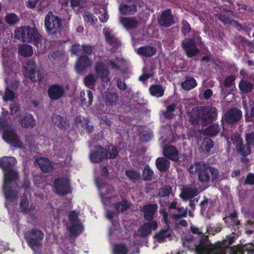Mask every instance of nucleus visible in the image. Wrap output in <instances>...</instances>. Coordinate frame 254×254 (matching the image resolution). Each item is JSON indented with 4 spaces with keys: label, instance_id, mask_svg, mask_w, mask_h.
<instances>
[{
    "label": "nucleus",
    "instance_id": "obj_20",
    "mask_svg": "<svg viewBox=\"0 0 254 254\" xmlns=\"http://www.w3.org/2000/svg\"><path fill=\"white\" fill-rule=\"evenodd\" d=\"M163 153L167 159L172 161L177 162L179 160V152L176 147L173 145L165 146Z\"/></svg>",
    "mask_w": 254,
    "mask_h": 254
},
{
    "label": "nucleus",
    "instance_id": "obj_16",
    "mask_svg": "<svg viewBox=\"0 0 254 254\" xmlns=\"http://www.w3.org/2000/svg\"><path fill=\"white\" fill-rule=\"evenodd\" d=\"M21 126L25 128H32L36 124V121L33 116L29 113L21 115L19 118Z\"/></svg>",
    "mask_w": 254,
    "mask_h": 254
},
{
    "label": "nucleus",
    "instance_id": "obj_64",
    "mask_svg": "<svg viewBox=\"0 0 254 254\" xmlns=\"http://www.w3.org/2000/svg\"><path fill=\"white\" fill-rule=\"evenodd\" d=\"M243 247L245 248V251L247 252L248 254H254V244H246Z\"/></svg>",
    "mask_w": 254,
    "mask_h": 254
},
{
    "label": "nucleus",
    "instance_id": "obj_26",
    "mask_svg": "<svg viewBox=\"0 0 254 254\" xmlns=\"http://www.w3.org/2000/svg\"><path fill=\"white\" fill-rule=\"evenodd\" d=\"M16 159L14 157L3 156L0 159V167L4 171H8L16 163Z\"/></svg>",
    "mask_w": 254,
    "mask_h": 254
},
{
    "label": "nucleus",
    "instance_id": "obj_31",
    "mask_svg": "<svg viewBox=\"0 0 254 254\" xmlns=\"http://www.w3.org/2000/svg\"><path fill=\"white\" fill-rule=\"evenodd\" d=\"M214 10L217 12H220V13H218L216 15V16L218 17V18L224 23L225 24H230L231 23V19L229 16H226L224 14H222L223 12L226 11L227 12H230L231 13H233V11L230 10H228L224 8L222 6H216L214 7Z\"/></svg>",
    "mask_w": 254,
    "mask_h": 254
},
{
    "label": "nucleus",
    "instance_id": "obj_3",
    "mask_svg": "<svg viewBox=\"0 0 254 254\" xmlns=\"http://www.w3.org/2000/svg\"><path fill=\"white\" fill-rule=\"evenodd\" d=\"M45 26L48 33L56 37L61 35L63 30L62 20L58 16L49 13L46 15L45 19Z\"/></svg>",
    "mask_w": 254,
    "mask_h": 254
},
{
    "label": "nucleus",
    "instance_id": "obj_1",
    "mask_svg": "<svg viewBox=\"0 0 254 254\" xmlns=\"http://www.w3.org/2000/svg\"><path fill=\"white\" fill-rule=\"evenodd\" d=\"M188 171L192 174H197L198 180L201 183H208L216 180L219 177L218 169L202 162H197L191 164Z\"/></svg>",
    "mask_w": 254,
    "mask_h": 254
},
{
    "label": "nucleus",
    "instance_id": "obj_17",
    "mask_svg": "<svg viewBox=\"0 0 254 254\" xmlns=\"http://www.w3.org/2000/svg\"><path fill=\"white\" fill-rule=\"evenodd\" d=\"M158 227V223L156 221H150L144 223L139 229L138 232L141 237H146L148 236L152 230H155Z\"/></svg>",
    "mask_w": 254,
    "mask_h": 254
},
{
    "label": "nucleus",
    "instance_id": "obj_47",
    "mask_svg": "<svg viewBox=\"0 0 254 254\" xmlns=\"http://www.w3.org/2000/svg\"><path fill=\"white\" fill-rule=\"evenodd\" d=\"M5 21L9 25H14L19 21V18L14 13H8L6 14L4 17Z\"/></svg>",
    "mask_w": 254,
    "mask_h": 254
},
{
    "label": "nucleus",
    "instance_id": "obj_38",
    "mask_svg": "<svg viewBox=\"0 0 254 254\" xmlns=\"http://www.w3.org/2000/svg\"><path fill=\"white\" fill-rule=\"evenodd\" d=\"M149 92L152 96L160 98L163 96L164 90L160 84H152L149 87Z\"/></svg>",
    "mask_w": 254,
    "mask_h": 254
},
{
    "label": "nucleus",
    "instance_id": "obj_48",
    "mask_svg": "<svg viewBox=\"0 0 254 254\" xmlns=\"http://www.w3.org/2000/svg\"><path fill=\"white\" fill-rule=\"evenodd\" d=\"M154 176L153 171L150 168L149 166L146 165L142 171V177L144 181H151Z\"/></svg>",
    "mask_w": 254,
    "mask_h": 254
},
{
    "label": "nucleus",
    "instance_id": "obj_19",
    "mask_svg": "<svg viewBox=\"0 0 254 254\" xmlns=\"http://www.w3.org/2000/svg\"><path fill=\"white\" fill-rule=\"evenodd\" d=\"M158 209L156 204H148L142 207L141 211L143 212V217L147 221H154V215Z\"/></svg>",
    "mask_w": 254,
    "mask_h": 254
},
{
    "label": "nucleus",
    "instance_id": "obj_51",
    "mask_svg": "<svg viewBox=\"0 0 254 254\" xmlns=\"http://www.w3.org/2000/svg\"><path fill=\"white\" fill-rule=\"evenodd\" d=\"M128 248L124 244H118L115 245L114 249V254H127Z\"/></svg>",
    "mask_w": 254,
    "mask_h": 254
},
{
    "label": "nucleus",
    "instance_id": "obj_63",
    "mask_svg": "<svg viewBox=\"0 0 254 254\" xmlns=\"http://www.w3.org/2000/svg\"><path fill=\"white\" fill-rule=\"evenodd\" d=\"M83 51L87 56L91 55L93 51L94 47L89 45L83 44L82 45Z\"/></svg>",
    "mask_w": 254,
    "mask_h": 254
},
{
    "label": "nucleus",
    "instance_id": "obj_13",
    "mask_svg": "<svg viewBox=\"0 0 254 254\" xmlns=\"http://www.w3.org/2000/svg\"><path fill=\"white\" fill-rule=\"evenodd\" d=\"M2 137V139L7 143L15 147L20 146L21 141L14 129H4Z\"/></svg>",
    "mask_w": 254,
    "mask_h": 254
},
{
    "label": "nucleus",
    "instance_id": "obj_15",
    "mask_svg": "<svg viewBox=\"0 0 254 254\" xmlns=\"http://www.w3.org/2000/svg\"><path fill=\"white\" fill-rule=\"evenodd\" d=\"M95 71L97 75L100 78L102 82L107 83L110 81L109 77L110 71L105 64L102 62H98L95 66Z\"/></svg>",
    "mask_w": 254,
    "mask_h": 254
},
{
    "label": "nucleus",
    "instance_id": "obj_33",
    "mask_svg": "<svg viewBox=\"0 0 254 254\" xmlns=\"http://www.w3.org/2000/svg\"><path fill=\"white\" fill-rule=\"evenodd\" d=\"M156 53L155 48L150 46H145L139 48L137 49V53L144 57H151Z\"/></svg>",
    "mask_w": 254,
    "mask_h": 254
},
{
    "label": "nucleus",
    "instance_id": "obj_25",
    "mask_svg": "<svg viewBox=\"0 0 254 254\" xmlns=\"http://www.w3.org/2000/svg\"><path fill=\"white\" fill-rule=\"evenodd\" d=\"M80 105L83 108L90 107L92 103L93 96L91 91L87 90L86 93L81 91L80 93Z\"/></svg>",
    "mask_w": 254,
    "mask_h": 254
},
{
    "label": "nucleus",
    "instance_id": "obj_50",
    "mask_svg": "<svg viewBox=\"0 0 254 254\" xmlns=\"http://www.w3.org/2000/svg\"><path fill=\"white\" fill-rule=\"evenodd\" d=\"M171 234L169 232V229H166L160 230L158 233L155 235V237L160 242H164L165 241L166 238H169L171 236Z\"/></svg>",
    "mask_w": 254,
    "mask_h": 254
},
{
    "label": "nucleus",
    "instance_id": "obj_29",
    "mask_svg": "<svg viewBox=\"0 0 254 254\" xmlns=\"http://www.w3.org/2000/svg\"><path fill=\"white\" fill-rule=\"evenodd\" d=\"M3 191L6 200L10 202L14 201L18 196V192L7 185H3Z\"/></svg>",
    "mask_w": 254,
    "mask_h": 254
},
{
    "label": "nucleus",
    "instance_id": "obj_44",
    "mask_svg": "<svg viewBox=\"0 0 254 254\" xmlns=\"http://www.w3.org/2000/svg\"><path fill=\"white\" fill-rule=\"evenodd\" d=\"M29 201L25 193L21 196L20 201V208L24 213H27L30 211L29 209Z\"/></svg>",
    "mask_w": 254,
    "mask_h": 254
},
{
    "label": "nucleus",
    "instance_id": "obj_42",
    "mask_svg": "<svg viewBox=\"0 0 254 254\" xmlns=\"http://www.w3.org/2000/svg\"><path fill=\"white\" fill-rule=\"evenodd\" d=\"M220 131V127L218 124H213L208 127L204 131V133L209 136H215Z\"/></svg>",
    "mask_w": 254,
    "mask_h": 254
},
{
    "label": "nucleus",
    "instance_id": "obj_28",
    "mask_svg": "<svg viewBox=\"0 0 254 254\" xmlns=\"http://www.w3.org/2000/svg\"><path fill=\"white\" fill-rule=\"evenodd\" d=\"M199 193V192L197 188L186 187L183 188L180 196L183 199L188 200V199L194 197Z\"/></svg>",
    "mask_w": 254,
    "mask_h": 254
},
{
    "label": "nucleus",
    "instance_id": "obj_56",
    "mask_svg": "<svg viewBox=\"0 0 254 254\" xmlns=\"http://www.w3.org/2000/svg\"><path fill=\"white\" fill-rule=\"evenodd\" d=\"M179 212L178 214H174L173 217L176 219H179L183 217H186L187 215V210L183 207H178L176 209Z\"/></svg>",
    "mask_w": 254,
    "mask_h": 254
},
{
    "label": "nucleus",
    "instance_id": "obj_40",
    "mask_svg": "<svg viewBox=\"0 0 254 254\" xmlns=\"http://www.w3.org/2000/svg\"><path fill=\"white\" fill-rule=\"evenodd\" d=\"M18 53L24 57H29L33 54L32 47L28 44L21 45L18 47Z\"/></svg>",
    "mask_w": 254,
    "mask_h": 254
},
{
    "label": "nucleus",
    "instance_id": "obj_30",
    "mask_svg": "<svg viewBox=\"0 0 254 254\" xmlns=\"http://www.w3.org/2000/svg\"><path fill=\"white\" fill-rule=\"evenodd\" d=\"M239 88L242 94H249L254 89V84L247 79H243L239 83Z\"/></svg>",
    "mask_w": 254,
    "mask_h": 254
},
{
    "label": "nucleus",
    "instance_id": "obj_35",
    "mask_svg": "<svg viewBox=\"0 0 254 254\" xmlns=\"http://www.w3.org/2000/svg\"><path fill=\"white\" fill-rule=\"evenodd\" d=\"M197 85L196 80L192 77L186 76L185 80L181 83L182 87L187 91L190 90Z\"/></svg>",
    "mask_w": 254,
    "mask_h": 254
},
{
    "label": "nucleus",
    "instance_id": "obj_21",
    "mask_svg": "<svg viewBox=\"0 0 254 254\" xmlns=\"http://www.w3.org/2000/svg\"><path fill=\"white\" fill-rule=\"evenodd\" d=\"M91 64V62L87 55H81L76 62V70L78 73H81L90 66Z\"/></svg>",
    "mask_w": 254,
    "mask_h": 254
},
{
    "label": "nucleus",
    "instance_id": "obj_41",
    "mask_svg": "<svg viewBox=\"0 0 254 254\" xmlns=\"http://www.w3.org/2000/svg\"><path fill=\"white\" fill-rule=\"evenodd\" d=\"M18 178V174L15 171L10 170L8 171L4 175V182L3 185H7L13 181L17 180Z\"/></svg>",
    "mask_w": 254,
    "mask_h": 254
},
{
    "label": "nucleus",
    "instance_id": "obj_39",
    "mask_svg": "<svg viewBox=\"0 0 254 254\" xmlns=\"http://www.w3.org/2000/svg\"><path fill=\"white\" fill-rule=\"evenodd\" d=\"M214 144L212 139L208 138H204L200 146L201 151L205 153L208 154L210 152L211 149L213 148Z\"/></svg>",
    "mask_w": 254,
    "mask_h": 254
},
{
    "label": "nucleus",
    "instance_id": "obj_22",
    "mask_svg": "<svg viewBox=\"0 0 254 254\" xmlns=\"http://www.w3.org/2000/svg\"><path fill=\"white\" fill-rule=\"evenodd\" d=\"M133 4L130 5L127 4H121L120 5V11L123 15L132 14L137 11V5L140 4V0H132Z\"/></svg>",
    "mask_w": 254,
    "mask_h": 254
},
{
    "label": "nucleus",
    "instance_id": "obj_55",
    "mask_svg": "<svg viewBox=\"0 0 254 254\" xmlns=\"http://www.w3.org/2000/svg\"><path fill=\"white\" fill-rule=\"evenodd\" d=\"M84 83L88 87H93L95 85L96 79L92 74H89L84 77Z\"/></svg>",
    "mask_w": 254,
    "mask_h": 254
},
{
    "label": "nucleus",
    "instance_id": "obj_27",
    "mask_svg": "<svg viewBox=\"0 0 254 254\" xmlns=\"http://www.w3.org/2000/svg\"><path fill=\"white\" fill-rule=\"evenodd\" d=\"M103 99L107 106H113L116 105L119 100V96L115 92H105L103 95Z\"/></svg>",
    "mask_w": 254,
    "mask_h": 254
},
{
    "label": "nucleus",
    "instance_id": "obj_62",
    "mask_svg": "<svg viewBox=\"0 0 254 254\" xmlns=\"http://www.w3.org/2000/svg\"><path fill=\"white\" fill-rule=\"evenodd\" d=\"M244 185H254V174L249 173L247 175L245 182Z\"/></svg>",
    "mask_w": 254,
    "mask_h": 254
},
{
    "label": "nucleus",
    "instance_id": "obj_9",
    "mask_svg": "<svg viewBox=\"0 0 254 254\" xmlns=\"http://www.w3.org/2000/svg\"><path fill=\"white\" fill-rule=\"evenodd\" d=\"M242 117V111L237 108H232L229 109L222 117V125H224V122L227 124H234L238 123Z\"/></svg>",
    "mask_w": 254,
    "mask_h": 254
},
{
    "label": "nucleus",
    "instance_id": "obj_53",
    "mask_svg": "<svg viewBox=\"0 0 254 254\" xmlns=\"http://www.w3.org/2000/svg\"><path fill=\"white\" fill-rule=\"evenodd\" d=\"M172 189L170 186H166L160 188L158 190V195L160 197L168 196L172 192Z\"/></svg>",
    "mask_w": 254,
    "mask_h": 254
},
{
    "label": "nucleus",
    "instance_id": "obj_32",
    "mask_svg": "<svg viewBox=\"0 0 254 254\" xmlns=\"http://www.w3.org/2000/svg\"><path fill=\"white\" fill-rule=\"evenodd\" d=\"M201 108L200 109L198 108L193 109L189 118V121L190 124L193 125H195L198 124L200 121L202 124V114H201Z\"/></svg>",
    "mask_w": 254,
    "mask_h": 254
},
{
    "label": "nucleus",
    "instance_id": "obj_43",
    "mask_svg": "<svg viewBox=\"0 0 254 254\" xmlns=\"http://www.w3.org/2000/svg\"><path fill=\"white\" fill-rule=\"evenodd\" d=\"M114 206L117 213H123L127 211L129 208V205L126 199H123L121 202H116L114 204Z\"/></svg>",
    "mask_w": 254,
    "mask_h": 254
},
{
    "label": "nucleus",
    "instance_id": "obj_4",
    "mask_svg": "<svg viewBox=\"0 0 254 254\" xmlns=\"http://www.w3.org/2000/svg\"><path fill=\"white\" fill-rule=\"evenodd\" d=\"M44 237L43 232L37 228L29 230L24 235L28 245L33 251L41 246Z\"/></svg>",
    "mask_w": 254,
    "mask_h": 254
},
{
    "label": "nucleus",
    "instance_id": "obj_52",
    "mask_svg": "<svg viewBox=\"0 0 254 254\" xmlns=\"http://www.w3.org/2000/svg\"><path fill=\"white\" fill-rule=\"evenodd\" d=\"M83 16L85 22H90L92 25L96 24L97 22V18L89 11L85 12Z\"/></svg>",
    "mask_w": 254,
    "mask_h": 254
},
{
    "label": "nucleus",
    "instance_id": "obj_34",
    "mask_svg": "<svg viewBox=\"0 0 254 254\" xmlns=\"http://www.w3.org/2000/svg\"><path fill=\"white\" fill-rule=\"evenodd\" d=\"M157 169L160 172H165L168 170L170 165V162L166 158L158 157L155 162Z\"/></svg>",
    "mask_w": 254,
    "mask_h": 254
},
{
    "label": "nucleus",
    "instance_id": "obj_60",
    "mask_svg": "<svg viewBox=\"0 0 254 254\" xmlns=\"http://www.w3.org/2000/svg\"><path fill=\"white\" fill-rule=\"evenodd\" d=\"M245 139L246 143L250 146L254 145V131L246 134Z\"/></svg>",
    "mask_w": 254,
    "mask_h": 254
},
{
    "label": "nucleus",
    "instance_id": "obj_49",
    "mask_svg": "<svg viewBox=\"0 0 254 254\" xmlns=\"http://www.w3.org/2000/svg\"><path fill=\"white\" fill-rule=\"evenodd\" d=\"M127 177L132 182H135L140 178V173L138 171L133 170H127L125 172Z\"/></svg>",
    "mask_w": 254,
    "mask_h": 254
},
{
    "label": "nucleus",
    "instance_id": "obj_6",
    "mask_svg": "<svg viewBox=\"0 0 254 254\" xmlns=\"http://www.w3.org/2000/svg\"><path fill=\"white\" fill-rule=\"evenodd\" d=\"M54 188L55 192L61 196H64L71 192L70 181L65 177L56 178L54 181Z\"/></svg>",
    "mask_w": 254,
    "mask_h": 254
},
{
    "label": "nucleus",
    "instance_id": "obj_2",
    "mask_svg": "<svg viewBox=\"0 0 254 254\" xmlns=\"http://www.w3.org/2000/svg\"><path fill=\"white\" fill-rule=\"evenodd\" d=\"M15 38L24 43H32L38 46L41 41V35L36 27L21 26L14 31Z\"/></svg>",
    "mask_w": 254,
    "mask_h": 254
},
{
    "label": "nucleus",
    "instance_id": "obj_59",
    "mask_svg": "<svg viewBox=\"0 0 254 254\" xmlns=\"http://www.w3.org/2000/svg\"><path fill=\"white\" fill-rule=\"evenodd\" d=\"M90 121L89 119H85V122L81 125V127L86 129V132L88 134L92 133L94 130V127L92 125H89Z\"/></svg>",
    "mask_w": 254,
    "mask_h": 254
},
{
    "label": "nucleus",
    "instance_id": "obj_24",
    "mask_svg": "<svg viewBox=\"0 0 254 254\" xmlns=\"http://www.w3.org/2000/svg\"><path fill=\"white\" fill-rule=\"evenodd\" d=\"M52 120L55 126L62 130H65L69 127V123L67 119L61 115L54 114Z\"/></svg>",
    "mask_w": 254,
    "mask_h": 254
},
{
    "label": "nucleus",
    "instance_id": "obj_14",
    "mask_svg": "<svg viewBox=\"0 0 254 254\" xmlns=\"http://www.w3.org/2000/svg\"><path fill=\"white\" fill-rule=\"evenodd\" d=\"M195 251L196 252H208L209 253L225 252V250L220 247H215L209 245L207 238H202L200 239L198 245L196 247Z\"/></svg>",
    "mask_w": 254,
    "mask_h": 254
},
{
    "label": "nucleus",
    "instance_id": "obj_36",
    "mask_svg": "<svg viewBox=\"0 0 254 254\" xmlns=\"http://www.w3.org/2000/svg\"><path fill=\"white\" fill-rule=\"evenodd\" d=\"M38 164L41 170L44 172L49 173L53 170L52 162L48 158H41L39 159V160H38Z\"/></svg>",
    "mask_w": 254,
    "mask_h": 254
},
{
    "label": "nucleus",
    "instance_id": "obj_46",
    "mask_svg": "<svg viewBox=\"0 0 254 254\" xmlns=\"http://www.w3.org/2000/svg\"><path fill=\"white\" fill-rule=\"evenodd\" d=\"M69 231L71 237H77L82 232V226L80 224L73 223L69 227Z\"/></svg>",
    "mask_w": 254,
    "mask_h": 254
},
{
    "label": "nucleus",
    "instance_id": "obj_10",
    "mask_svg": "<svg viewBox=\"0 0 254 254\" xmlns=\"http://www.w3.org/2000/svg\"><path fill=\"white\" fill-rule=\"evenodd\" d=\"M202 114V125L207 126L216 120L218 115L217 108L213 106H204L201 107Z\"/></svg>",
    "mask_w": 254,
    "mask_h": 254
},
{
    "label": "nucleus",
    "instance_id": "obj_61",
    "mask_svg": "<svg viewBox=\"0 0 254 254\" xmlns=\"http://www.w3.org/2000/svg\"><path fill=\"white\" fill-rule=\"evenodd\" d=\"M245 248L243 247L236 246L231 248V254H245Z\"/></svg>",
    "mask_w": 254,
    "mask_h": 254
},
{
    "label": "nucleus",
    "instance_id": "obj_54",
    "mask_svg": "<svg viewBox=\"0 0 254 254\" xmlns=\"http://www.w3.org/2000/svg\"><path fill=\"white\" fill-rule=\"evenodd\" d=\"M181 32L185 36H187L191 31V27L190 24L187 20L183 19L182 21Z\"/></svg>",
    "mask_w": 254,
    "mask_h": 254
},
{
    "label": "nucleus",
    "instance_id": "obj_11",
    "mask_svg": "<svg viewBox=\"0 0 254 254\" xmlns=\"http://www.w3.org/2000/svg\"><path fill=\"white\" fill-rule=\"evenodd\" d=\"M158 25L160 27H169L175 23L174 16L170 8L162 11L157 19Z\"/></svg>",
    "mask_w": 254,
    "mask_h": 254
},
{
    "label": "nucleus",
    "instance_id": "obj_18",
    "mask_svg": "<svg viewBox=\"0 0 254 254\" xmlns=\"http://www.w3.org/2000/svg\"><path fill=\"white\" fill-rule=\"evenodd\" d=\"M64 92V88L58 84H54L49 88L48 94L52 100H57L62 97Z\"/></svg>",
    "mask_w": 254,
    "mask_h": 254
},
{
    "label": "nucleus",
    "instance_id": "obj_5",
    "mask_svg": "<svg viewBox=\"0 0 254 254\" xmlns=\"http://www.w3.org/2000/svg\"><path fill=\"white\" fill-rule=\"evenodd\" d=\"M231 139L233 144L235 146L237 152L242 156L241 162L243 163L248 162L249 160L245 157L251 153L250 146L247 143L244 144L243 138L239 134L232 135Z\"/></svg>",
    "mask_w": 254,
    "mask_h": 254
},
{
    "label": "nucleus",
    "instance_id": "obj_23",
    "mask_svg": "<svg viewBox=\"0 0 254 254\" xmlns=\"http://www.w3.org/2000/svg\"><path fill=\"white\" fill-rule=\"evenodd\" d=\"M120 22L127 30H133L138 26V20L133 17H122Z\"/></svg>",
    "mask_w": 254,
    "mask_h": 254
},
{
    "label": "nucleus",
    "instance_id": "obj_37",
    "mask_svg": "<svg viewBox=\"0 0 254 254\" xmlns=\"http://www.w3.org/2000/svg\"><path fill=\"white\" fill-rule=\"evenodd\" d=\"M104 35L106 41L109 45L112 47H118L119 45V41L116 37L110 30H107L104 32Z\"/></svg>",
    "mask_w": 254,
    "mask_h": 254
},
{
    "label": "nucleus",
    "instance_id": "obj_57",
    "mask_svg": "<svg viewBox=\"0 0 254 254\" xmlns=\"http://www.w3.org/2000/svg\"><path fill=\"white\" fill-rule=\"evenodd\" d=\"M14 93L8 87H7L5 90L4 95L3 96V100L5 102L12 101L14 99Z\"/></svg>",
    "mask_w": 254,
    "mask_h": 254
},
{
    "label": "nucleus",
    "instance_id": "obj_45",
    "mask_svg": "<svg viewBox=\"0 0 254 254\" xmlns=\"http://www.w3.org/2000/svg\"><path fill=\"white\" fill-rule=\"evenodd\" d=\"M166 110L162 113L164 117L166 119H172L174 118V114L173 113L177 108V105L173 103L170 105L166 106Z\"/></svg>",
    "mask_w": 254,
    "mask_h": 254
},
{
    "label": "nucleus",
    "instance_id": "obj_58",
    "mask_svg": "<svg viewBox=\"0 0 254 254\" xmlns=\"http://www.w3.org/2000/svg\"><path fill=\"white\" fill-rule=\"evenodd\" d=\"M236 77L234 75L227 76L224 80V85L226 88L230 87L234 83Z\"/></svg>",
    "mask_w": 254,
    "mask_h": 254
},
{
    "label": "nucleus",
    "instance_id": "obj_8",
    "mask_svg": "<svg viewBox=\"0 0 254 254\" xmlns=\"http://www.w3.org/2000/svg\"><path fill=\"white\" fill-rule=\"evenodd\" d=\"M182 47L189 58L194 57L200 53L196 41L193 38L185 39L181 43Z\"/></svg>",
    "mask_w": 254,
    "mask_h": 254
},
{
    "label": "nucleus",
    "instance_id": "obj_7",
    "mask_svg": "<svg viewBox=\"0 0 254 254\" xmlns=\"http://www.w3.org/2000/svg\"><path fill=\"white\" fill-rule=\"evenodd\" d=\"M24 67L25 76L28 77L33 82L41 81L43 80V73L40 70H36V63L34 61H28Z\"/></svg>",
    "mask_w": 254,
    "mask_h": 254
},
{
    "label": "nucleus",
    "instance_id": "obj_12",
    "mask_svg": "<svg viewBox=\"0 0 254 254\" xmlns=\"http://www.w3.org/2000/svg\"><path fill=\"white\" fill-rule=\"evenodd\" d=\"M109 153V147L104 148L101 146H96L95 151L90 153V159L92 162L100 163L104 159L108 158Z\"/></svg>",
    "mask_w": 254,
    "mask_h": 254
}]
</instances>
